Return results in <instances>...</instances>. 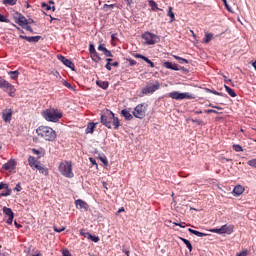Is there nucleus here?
Masks as SVG:
<instances>
[{
	"mask_svg": "<svg viewBox=\"0 0 256 256\" xmlns=\"http://www.w3.org/2000/svg\"><path fill=\"white\" fill-rule=\"evenodd\" d=\"M42 117H44L46 121L57 123V121L63 117V113H61L58 109H47L42 112Z\"/></svg>",
	"mask_w": 256,
	"mask_h": 256,
	"instance_id": "4",
	"label": "nucleus"
},
{
	"mask_svg": "<svg viewBox=\"0 0 256 256\" xmlns=\"http://www.w3.org/2000/svg\"><path fill=\"white\" fill-rule=\"evenodd\" d=\"M34 169H37V171H40L42 175H49V169H47L45 165L41 164V162H38V165L34 166Z\"/></svg>",
	"mask_w": 256,
	"mask_h": 256,
	"instance_id": "18",
	"label": "nucleus"
},
{
	"mask_svg": "<svg viewBox=\"0 0 256 256\" xmlns=\"http://www.w3.org/2000/svg\"><path fill=\"white\" fill-rule=\"evenodd\" d=\"M133 57H135V59H142L143 61H145V63H149L150 67L153 69L155 68V63H153L149 58H147L146 56L139 54V53H135L133 54Z\"/></svg>",
	"mask_w": 256,
	"mask_h": 256,
	"instance_id": "15",
	"label": "nucleus"
},
{
	"mask_svg": "<svg viewBox=\"0 0 256 256\" xmlns=\"http://www.w3.org/2000/svg\"><path fill=\"white\" fill-rule=\"evenodd\" d=\"M3 213L4 215H6V217H8L7 219L8 225H11V223H13V218H14L13 210H11V208H8V207H3Z\"/></svg>",
	"mask_w": 256,
	"mask_h": 256,
	"instance_id": "13",
	"label": "nucleus"
},
{
	"mask_svg": "<svg viewBox=\"0 0 256 256\" xmlns=\"http://www.w3.org/2000/svg\"><path fill=\"white\" fill-rule=\"evenodd\" d=\"M40 162L35 159L34 156H29L28 158V165L31 167V169L35 170V166H37Z\"/></svg>",
	"mask_w": 256,
	"mask_h": 256,
	"instance_id": "21",
	"label": "nucleus"
},
{
	"mask_svg": "<svg viewBox=\"0 0 256 256\" xmlns=\"http://www.w3.org/2000/svg\"><path fill=\"white\" fill-rule=\"evenodd\" d=\"M100 121L104 127L107 129H119L121 127V123L119 122V118L115 117V113L113 111L107 109L100 117Z\"/></svg>",
	"mask_w": 256,
	"mask_h": 256,
	"instance_id": "1",
	"label": "nucleus"
},
{
	"mask_svg": "<svg viewBox=\"0 0 256 256\" xmlns=\"http://www.w3.org/2000/svg\"><path fill=\"white\" fill-rule=\"evenodd\" d=\"M80 235H81L82 237H85L86 239H89L91 233L85 231V229H81V230H80Z\"/></svg>",
	"mask_w": 256,
	"mask_h": 256,
	"instance_id": "37",
	"label": "nucleus"
},
{
	"mask_svg": "<svg viewBox=\"0 0 256 256\" xmlns=\"http://www.w3.org/2000/svg\"><path fill=\"white\" fill-rule=\"evenodd\" d=\"M54 231L56 233H63V231H65V227L57 228V226H54Z\"/></svg>",
	"mask_w": 256,
	"mask_h": 256,
	"instance_id": "45",
	"label": "nucleus"
},
{
	"mask_svg": "<svg viewBox=\"0 0 256 256\" xmlns=\"http://www.w3.org/2000/svg\"><path fill=\"white\" fill-rule=\"evenodd\" d=\"M57 59L59 61H61V63H63V65H65L66 67H68L69 69H71L72 71H75V64L73 63V61L67 59L65 56L59 54L57 56Z\"/></svg>",
	"mask_w": 256,
	"mask_h": 256,
	"instance_id": "12",
	"label": "nucleus"
},
{
	"mask_svg": "<svg viewBox=\"0 0 256 256\" xmlns=\"http://www.w3.org/2000/svg\"><path fill=\"white\" fill-rule=\"evenodd\" d=\"M192 123H196L197 125H202L203 124V120L192 119Z\"/></svg>",
	"mask_w": 256,
	"mask_h": 256,
	"instance_id": "54",
	"label": "nucleus"
},
{
	"mask_svg": "<svg viewBox=\"0 0 256 256\" xmlns=\"http://www.w3.org/2000/svg\"><path fill=\"white\" fill-rule=\"evenodd\" d=\"M90 159V162L92 163V165H96L97 167V161H95V159L93 158H89Z\"/></svg>",
	"mask_w": 256,
	"mask_h": 256,
	"instance_id": "64",
	"label": "nucleus"
},
{
	"mask_svg": "<svg viewBox=\"0 0 256 256\" xmlns=\"http://www.w3.org/2000/svg\"><path fill=\"white\" fill-rule=\"evenodd\" d=\"M99 159L101 162H103V164L105 165V167H107V165H109V161L107 160V157L105 156H99Z\"/></svg>",
	"mask_w": 256,
	"mask_h": 256,
	"instance_id": "41",
	"label": "nucleus"
},
{
	"mask_svg": "<svg viewBox=\"0 0 256 256\" xmlns=\"http://www.w3.org/2000/svg\"><path fill=\"white\" fill-rule=\"evenodd\" d=\"M130 65L133 67V65H137V61L130 59L129 60Z\"/></svg>",
	"mask_w": 256,
	"mask_h": 256,
	"instance_id": "61",
	"label": "nucleus"
},
{
	"mask_svg": "<svg viewBox=\"0 0 256 256\" xmlns=\"http://www.w3.org/2000/svg\"><path fill=\"white\" fill-rule=\"evenodd\" d=\"M205 113L209 114V113H215V115H219V112L217 110H213V109H208L205 110Z\"/></svg>",
	"mask_w": 256,
	"mask_h": 256,
	"instance_id": "49",
	"label": "nucleus"
},
{
	"mask_svg": "<svg viewBox=\"0 0 256 256\" xmlns=\"http://www.w3.org/2000/svg\"><path fill=\"white\" fill-rule=\"evenodd\" d=\"M160 87L161 85L157 81L154 84H147L142 88V95H153L155 91H159Z\"/></svg>",
	"mask_w": 256,
	"mask_h": 256,
	"instance_id": "8",
	"label": "nucleus"
},
{
	"mask_svg": "<svg viewBox=\"0 0 256 256\" xmlns=\"http://www.w3.org/2000/svg\"><path fill=\"white\" fill-rule=\"evenodd\" d=\"M178 227H181L182 229H185V222L183 223H175Z\"/></svg>",
	"mask_w": 256,
	"mask_h": 256,
	"instance_id": "59",
	"label": "nucleus"
},
{
	"mask_svg": "<svg viewBox=\"0 0 256 256\" xmlns=\"http://www.w3.org/2000/svg\"><path fill=\"white\" fill-rule=\"evenodd\" d=\"M98 51H102L103 53H105L107 51V49L105 48V46L103 44H100L98 46Z\"/></svg>",
	"mask_w": 256,
	"mask_h": 256,
	"instance_id": "48",
	"label": "nucleus"
},
{
	"mask_svg": "<svg viewBox=\"0 0 256 256\" xmlns=\"http://www.w3.org/2000/svg\"><path fill=\"white\" fill-rule=\"evenodd\" d=\"M117 4H104V9H115Z\"/></svg>",
	"mask_w": 256,
	"mask_h": 256,
	"instance_id": "44",
	"label": "nucleus"
},
{
	"mask_svg": "<svg viewBox=\"0 0 256 256\" xmlns=\"http://www.w3.org/2000/svg\"><path fill=\"white\" fill-rule=\"evenodd\" d=\"M8 75H10V79L15 81V80H17L19 78V75H21V73H19L18 70H15V71H9Z\"/></svg>",
	"mask_w": 256,
	"mask_h": 256,
	"instance_id": "25",
	"label": "nucleus"
},
{
	"mask_svg": "<svg viewBox=\"0 0 256 256\" xmlns=\"http://www.w3.org/2000/svg\"><path fill=\"white\" fill-rule=\"evenodd\" d=\"M11 117H13V111L11 109L3 110L2 112V119L6 123H9L11 121Z\"/></svg>",
	"mask_w": 256,
	"mask_h": 256,
	"instance_id": "16",
	"label": "nucleus"
},
{
	"mask_svg": "<svg viewBox=\"0 0 256 256\" xmlns=\"http://www.w3.org/2000/svg\"><path fill=\"white\" fill-rule=\"evenodd\" d=\"M168 97H170V99H175V101H183V99H195V95L189 92L181 93L179 91L168 93Z\"/></svg>",
	"mask_w": 256,
	"mask_h": 256,
	"instance_id": "5",
	"label": "nucleus"
},
{
	"mask_svg": "<svg viewBox=\"0 0 256 256\" xmlns=\"http://www.w3.org/2000/svg\"><path fill=\"white\" fill-rule=\"evenodd\" d=\"M247 255H249V252L247 250H244V251L236 254V256H247Z\"/></svg>",
	"mask_w": 256,
	"mask_h": 256,
	"instance_id": "52",
	"label": "nucleus"
},
{
	"mask_svg": "<svg viewBox=\"0 0 256 256\" xmlns=\"http://www.w3.org/2000/svg\"><path fill=\"white\" fill-rule=\"evenodd\" d=\"M76 209H80L81 211H88L89 210V204L87 202L78 199L75 201Z\"/></svg>",
	"mask_w": 256,
	"mask_h": 256,
	"instance_id": "14",
	"label": "nucleus"
},
{
	"mask_svg": "<svg viewBox=\"0 0 256 256\" xmlns=\"http://www.w3.org/2000/svg\"><path fill=\"white\" fill-rule=\"evenodd\" d=\"M97 50H95V46L93 45V44H90L89 45V52H90V54L91 53H95Z\"/></svg>",
	"mask_w": 256,
	"mask_h": 256,
	"instance_id": "53",
	"label": "nucleus"
},
{
	"mask_svg": "<svg viewBox=\"0 0 256 256\" xmlns=\"http://www.w3.org/2000/svg\"><path fill=\"white\" fill-rule=\"evenodd\" d=\"M142 39H144L146 45H155V43H159V36L151 32H145L142 35Z\"/></svg>",
	"mask_w": 256,
	"mask_h": 256,
	"instance_id": "7",
	"label": "nucleus"
},
{
	"mask_svg": "<svg viewBox=\"0 0 256 256\" xmlns=\"http://www.w3.org/2000/svg\"><path fill=\"white\" fill-rule=\"evenodd\" d=\"M174 59H176V61H178V63H180L181 65H183V63H189V60L185 59V58H181L177 55H173Z\"/></svg>",
	"mask_w": 256,
	"mask_h": 256,
	"instance_id": "36",
	"label": "nucleus"
},
{
	"mask_svg": "<svg viewBox=\"0 0 256 256\" xmlns=\"http://www.w3.org/2000/svg\"><path fill=\"white\" fill-rule=\"evenodd\" d=\"M63 85L65 86V87H67V89H71V84L69 83V82H67V81H64L63 82Z\"/></svg>",
	"mask_w": 256,
	"mask_h": 256,
	"instance_id": "58",
	"label": "nucleus"
},
{
	"mask_svg": "<svg viewBox=\"0 0 256 256\" xmlns=\"http://www.w3.org/2000/svg\"><path fill=\"white\" fill-rule=\"evenodd\" d=\"M167 16L170 17V23H173L175 21V13H173V7H169L167 11Z\"/></svg>",
	"mask_w": 256,
	"mask_h": 256,
	"instance_id": "30",
	"label": "nucleus"
},
{
	"mask_svg": "<svg viewBox=\"0 0 256 256\" xmlns=\"http://www.w3.org/2000/svg\"><path fill=\"white\" fill-rule=\"evenodd\" d=\"M211 39H213V34L211 33H206L205 37L203 38V43H210Z\"/></svg>",
	"mask_w": 256,
	"mask_h": 256,
	"instance_id": "35",
	"label": "nucleus"
},
{
	"mask_svg": "<svg viewBox=\"0 0 256 256\" xmlns=\"http://www.w3.org/2000/svg\"><path fill=\"white\" fill-rule=\"evenodd\" d=\"M208 93H212L213 95H218V97H225V94H223L222 92H218L211 89H208Z\"/></svg>",
	"mask_w": 256,
	"mask_h": 256,
	"instance_id": "40",
	"label": "nucleus"
},
{
	"mask_svg": "<svg viewBox=\"0 0 256 256\" xmlns=\"http://www.w3.org/2000/svg\"><path fill=\"white\" fill-rule=\"evenodd\" d=\"M38 137H42L45 141H53L57 139V132L49 126H40L36 129Z\"/></svg>",
	"mask_w": 256,
	"mask_h": 256,
	"instance_id": "2",
	"label": "nucleus"
},
{
	"mask_svg": "<svg viewBox=\"0 0 256 256\" xmlns=\"http://www.w3.org/2000/svg\"><path fill=\"white\" fill-rule=\"evenodd\" d=\"M120 114L122 115V117H124L125 121H132L133 119V114L127 109L121 110Z\"/></svg>",
	"mask_w": 256,
	"mask_h": 256,
	"instance_id": "19",
	"label": "nucleus"
},
{
	"mask_svg": "<svg viewBox=\"0 0 256 256\" xmlns=\"http://www.w3.org/2000/svg\"><path fill=\"white\" fill-rule=\"evenodd\" d=\"M233 149H234V151H236V153L243 152V147H241V145H239V144H234Z\"/></svg>",
	"mask_w": 256,
	"mask_h": 256,
	"instance_id": "39",
	"label": "nucleus"
},
{
	"mask_svg": "<svg viewBox=\"0 0 256 256\" xmlns=\"http://www.w3.org/2000/svg\"><path fill=\"white\" fill-rule=\"evenodd\" d=\"M32 152L34 153V155H40V153H41L39 150H37L35 148L32 149Z\"/></svg>",
	"mask_w": 256,
	"mask_h": 256,
	"instance_id": "62",
	"label": "nucleus"
},
{
	"mask_svg": "<svg viewBox=\"0 0 256 256\" xmlns=\"http://www.w3.org/2000/svg\"><path fill=\"white\" fill-rule=\"evenodd\" d=\"M210 232L218 233V235H223V233H227V235H231V233H233V226H227V224H225L221 228L211 229Z\"/></svg>",
	"mask_w": 256,
	"mask_h": 256,
	"instance_id": "10",
	"label": "nucleus"
},
{
	"mask_svg": "<svg viewBox=\"0 0 256 256\" xmlns=\"http://www.w3.org/2000/svg\"><path fill=\"white\" fill-rule=\"evenodd\" d=\"M5 81H6V80L3 79V77H0V89L3 87Z\"/></svg>",
	"mask_w": 256,
	"mask_h": 256,
	"instance_id": "60",
	"label": "nucleus"
},
{
	"mask_svg": "<svg viewBox=\"0 0 256 256\" xmlns=\"http://www.w3.org/2000/svg\"><path fill=\"white\" fill-rule=\"evenodd\" d=\"M106 61H107V64L105 65V67L108 71H111V67H119V62L111 63L113 61V59L111 58H107Z\"/></svg>",
	"mask_w": 256,
	"mask_h": 256,
	"instance_id": "22",
	"label": "nucleus"
},
{
	"mask_svg": "<svg viewBox=\"0 0 256 256\" xmlns=\"http://www.w3.org/2000/svg\"><path fill=\"white\" fill-rule=\"evenodd\" d=\"M0 23H9L7 16L0 14Z\"/></svg>",
	"mask_w": 256,
	"mask_h": 256,
	"instance_id": "42",
	"label": "nucleus"
},
{
	"mask_svg": "<svg viewBox=\"0 0 256 256\" xmlns=\"http://www.w3.org/2000/svg\"><path fill=\"white\" fill-rule=\"evenodd\" d=\"M181 241L186 245L187 249L189 251H193V245H191V242L185 238H181Z\"/></svg>",
	"mask_w": 256,
	"mask_h": 256,
	"instance_id": "34",
	"label": "nucleus"
},
{
	"mask_svg": "<svg viewBox=\"0 0 256 256\" xmlns=\"http://www.w3.org/2000/svg\"><path fill=\"white\" fill-rule=\"evenodd\" d=\"M96 85H98V87H101V89H108L109 88V82H107V81L98 80L96 82Z\"/></svg>",
	"mask_w": 256,
	"mask_h": 256,
	"instance_id": "29",
	"label": "nucleus"
},
{
	"mask_svg": "<svg viewBox=\"0 0 256 256\" xmlns=\"http://www.w3.org/2000/svg\"><path fill=\"white\" fill-rule=\"evenodd\" d=\"M90 57H91L92 61H94L95 63H99V61L101 59V57L99 56V53H97V50L95 52H91Z\"/></svg>",
	"mask_w": 256,
	"mask_h": 256,
	"instance_id": "28",
	"label": "nucleus"
},
{
	"mask_svg": "<svg viewBox=\"0 0 256 256\" xmlns=\"http://www.w3.org/2000/svg\"><path fill=\"white\" fill-rule=\"evenodd\" d=\"M16 23L18 25H20V27H25V25H29V22L27 21V18H25V16L20 15L16 21Z\"/></svg>",
	"mask_w": 256,
	"mask_h": 256,
	"instance_id": "20",
	"label": "nucleus"
},
{
	"mask_svg": "<svg viewBox=\"0 0 256 256\" xmlns=\"http://www.w3.org/2000/svg\"><path fill=\"white\" fill-rule=\"evenodd\" d=\"M95 125H97V124H95L93 122L88 123V126L86 128V133L87 134L93 133L95 131Z\"/></svg>",
	"mask_w": 256,
	"mask_h": 256,
	"instance_id": "31",
	"label": "nucleus"
},
{
	"mask_svg": "<svg viewBox=\"0 0 256 256\" xmlns=\"http://www.w3.org/2000/svg\"><path fill=\"white\" fill-rule=\"evenodd\" d=\"M208 107H212V109H218V111H223V108L220 106H215L213 104H209Z\"/></svg>",
	"mask_w": 256,
	"mask_h": 256,
	"instance_id": "51",
	"label": "nucleus"
},
{
	"mask_svg": "<svg viewBox=\"0 0 256 256\" xmlns=\"http://www.w3.org/2000/svg\"><path fill=\"white\" fill-rule=\"evenodd\" d=\"M26 41H28V43H39L41 36H27Z\"/></svg>",
	"mask_w": 256,
	"mask_h": 256,
	"instance_id": "23",
	"label": "nucleus"
},
{
	"mask_svg": "<svg viewBox=\"0 0 256 256\" xmlns=\"http://www.w3.org/2000/svg\"><path fill=\"white\" fill-rule=\"evenodd\" d=\"M146 112H147V104L142 103V104H138L134 108L132 114H133V117H136V119H144Z\"/></svg>",
	"mask_w": 256,
	"mask_h": 256,
	"instance_id": "6",
	"label": "nucleus"
},
{
	"mask_svg": "<svg viewBox=\"0 0 256 256\" xmlns=\"http://www.w3.org/2000/svg\"><path fill=\"white\" fill-rule=\"evenodd\" d=\"M243 191H245V188H243V186H241V185H237L233 189V193L235 195H242Z\"/></svg>",
	"mask_w": 256,
	"mask_h": 256,
	"instance_id": "26",
	"label": "nucleus"
},
{
	"mask_svg": "<svg viewBox=\"0 0 256 256\" xmlns=\"http://www.w3.org/2000/svg\"><path fill=\"white\" fill-rule=\"evenodd\" d=\"M23 29H26V31H29V33H33V28H31V26H29V24H26Z\"/></svg>",
	"mask_w": 256,
	"mask_h": 256,
	"instance_id": "50",
	"label": "nucleus"
},
{
	"mask_svg": "<svg viewBox=\"0 0 256 256\" xmlns=\"http://www.w3.org/2000/svg\"><path fill=\"white\" fill-rule=\"evenodd\" d=\"M58 170L63 175V177H66L67 179H73L75 177V174L73 173V164L71 161H62L60 162L58 166Z\"/></svg>",
	"mask_w": 256,
	"mask_h": 256,
	"instance_id": "3",
	"label": "nucleus"
},
{
	"mask_svg": "<svg viewBox=\"0 0 256 256\" xmlns=\"http://www.w3.org/2000/svg\"><path fill=\"white\" fill-rule=\"evenodd\" d=\"M7 187H9L6 183H0V191L1 189H7Z\"/></svg>",
	"mask_w": 256,
	"mask_h": 256,
	"instance_id": "57",
	"label": "nucleus"
},
{
	"mask_svg": "<svg viewBox=\"0 0 256 256\" xmlns=\"http://www.w3.org/2000/svg\"><path fill=\"white\" fill-rule=\"evenodd\" d=\"M188 231H189V233H192V235H196V237H207V235H208L206 233L199 232V231L191 229V228H189Z\"/></svg>",
	"mask_w": 256,
	"mask_h": 256,
	"instance_id": "24",
	"label": "nucleus"
},
{
	"mask_svg": "<svg viewBox=\"0 0 256 256\" xmlns=\"http://www.w3.org/2000/svg\"><path fill=\"white\" fill-rule=\"evenodd\" d=\"M111 39L112 41H117V34H112Z\"/></svg>",
	"mask_w": 256,
	"mask_h": 256,
	"instance_id": "63",
	"label": "nucleus"
},
{
	"mask_svg": "<svg viewBox=\"0 0 256 256\" xmlns=\"http://www.w3.org/2000/svg\"><path fill=\"white\" fill-rule=\"evenodd\" d=\"M16 166L17 162H15V160H9L2 166V169H5V171H13V169H15Z\"/></svg>",
	"mask_w": 256,
	"mask_h": 256,
	"instance_id": "17",
	"label": "nucleus"
},
{
	"mask_svg": "<svg viewBox=\"0 0 256 256\" xmlns=\"http://www.w3.org/2000/svg\"><path fill=\"white\" fill-rule=\"evenodd\" d=\"M224 89L228 93V95H230V97H237V93H235V90L231 87L224 85Z\"/></svg>",
	"mask_w": 256,
	"mask_h": 256,
	"instance_id": "27",
	"label": "nucleus"
},
{
	"mask_svg": "<svg viewBox=\"0 0 256 256\" xmlns=\"http://www.w3.org/2000/svg\"><path fill=\"white\" fill-rule=\"evenodd\" d=\"M104 55H105L106 57H113V53H111V51H109V50H106V51L104 52Z\"/></svg>",
	"mask_w": 256,
	"mask_h": 256,
	"instance_id": "56",
	"label": "nucleus"
},
{
	"mask_svg": "<svg viewBox=\"0 0 256 256\" xmlns=\"http://www.w3.org/2000/svg\"><path fill=\"white\" fill-rule=\"evenodd\" d=\"M88 239H90V241H93L94 243H99V236H93L92 234H90Z\"/></svg>",
	"mask_w": 256,
	"mask_h": 256,
	"instance_id": "43",
	"label": "nucleus"
},
{
	"mask_svg": "<svg viewBox=\"0 0 256 256\" xmlns=\"http://www.w3.org/2000/svg\"><path fill=\"white\" fill-rule=\"evenodd\" d=\"M41 7H42V9H44L45 11H51V9H52V11H55V6H52V7H51V5H49V4L45 3V2H43V3L41 4Z\"/></svg>",
	"mask_w": 256,
	"mask_h": 256,
	"instance_id": "32",
	"label": "nucleus"
},
{
	"mask_svg": "<svg viewBox=\"0 0 256 256\" xmlns=\"http://www.w3.org/2000/svg\"><path fill=\"white\" fill-rule=\"evenodd\" d=\"M248 165L250 166V167H256V159H252V160H249L248 161Z\"/></svg>",
	"mask_w": 256,
	"mask_h": 256,
	"instance_id": "46",
	"label": "nucleus"
},
{
	"mask_svg": "<svg viewBox=\"0 0 256 256\" xmlns=\"http://www.w3.org/2000/svg\"><path fill=\"white\" fill-rule=\"evenodd\" d=\"M1 89L5 93H8L9 97H15V92L17 91V89H15V86L9 83L7 80H5L4 84H2Z\"/></svg>",
	"mask_w": 256,
	"mask_h": 256,
	"instance_id": "9",
	"label": "nucleus"
},
{
	"mask_svg": "<svg viewBox=\"0 0 256 256\" xmlns=\"http://www.w3.org/2000/svg\"><path fill=\"white\" fill-rule=\"evenodd\" d=\"M148 5H149V7H151L152 11H157V9H159V7H157L156 1L149 0Z\"/></svg>",
	"mask_w": 256,
	"mask_h": 256,
	"instance_id": "33",
	"label": "nucleus"
},
{
	"mask_svg": "<svg viewBox=\"0 0 256 256\" xmlns=\"http://www.w3.org/2000/svg\"><path fill=\"white\" fill-rule=\"evenodd\" d=\"M62 255L63 256H73V255H71V252H69V250H63Z\"/></svg>",
	"mask_w": 256,
	"mask_h": 256,
	"instance_id": "55",
	"label": "nucleus"
},
{
	"mask_svg": "<svg viewBox=\"0 0 256 256\" xmlns=\"http://www.w3.org/2000/svg\"><path fill=\"white\" fill-rule=\"evenodd\" d=\"M222 2L224 4L225 8L227 9V11H229L231 13L232 10H231V7L229 6V4L227 3V0H222Z\"/></svg>",
	"mask_w": 256,
	"mask_h": 256,
	"instance_id": "47",
	"label": "nucleus"
},
{
	"mask_svg": "<svg viewBox=\"0 0 256 256\" xmlns=\"http://www.w3.org/2000/svg\"><path fill=\"white\" fill-rule=\"evenodd\" d=\"M4 5H17V0H3Z\"/></svg>",
	"mask_w": 256,
	"mask_h": 256,
	"instance_id": "38",
	"label": "nucleus"
},
{
	"mask_svg": "<svg viewBox=\"0 0 256 256\" xmlns=\"http://www.w3.org/2000/svg\"><path fill=\"white\" fill-rule=\"evenodd\" d=\"M162 67H165V69H171V71H185V67L179 66L173 62H164L162 63Z\"/></svg>",
	"mask_w": 256,
	"mask_h": 256,
	"instance_id": "11",
	"label": "nucleus"
}]
</instances>
